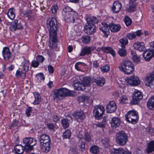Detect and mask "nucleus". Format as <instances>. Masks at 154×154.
I'll return each instance as SVG.
<instances>
[{"instance_id": "obj_1", "label": "nucleus", "mask_w": 154, "mask_h": 154, "mask_svg": "<svg viewBox=\"0 0 154 154\" xmlns=\"http://www.w3.org/2000/svg\"><path fill=\"white\" fill-rule=\"evenodd\" d=\"M47 24L49 32L50 40L53 42H57V25L56 19L52 18L48 19L47 21Z\"/></svg>"}, {"instance_id": "obj_2", "label": "nucleus", "mask_w": 154, "mask_h": 154, "mask_svg": "<svg viewBox=\"0 0 154 154\" xmlns=\"http://www.w3.org/2000/svg\"><path fill=\"white\" fill-rule=\"evenodd\" d=\"M62 13L64 20L69 23H74L77 14L75 11H73V9L68 6L63 9Z\"/></svg>"}, {"instance_id": "obj_3", "label": "nucleus", "mask_w": 154, "mask_h": 154, "mask_svg": "<svg viewBox=\"0 0 154 154\" xmlns=\"http://www.w3.org/2000/svg\"><path fill=\"white\" fill-rule=\"evenodd\" d=\"M102 24L103 26L100 27L99 29L103 32V34H102L103 36L106 38H107L109 34V29L112 32H116L119 31L121 28L119 24L116 25L112 23L108 25L103 23Z\"/></svg>"}, {"instance_id": "obj_4", "label": "nucleus", "mask_w": 154, "mask_h": 154, "mask_svg": "<svg viewBox=\"0 0 154 154\" xmlns=\"http://www.w3.org/2000/svg\"><path fill=\"white\" fill-rule=\"evenodd\" d=\"M40 142L42 151L48 153L50 149L51 140L49 136L46 134H43L40 136Z\"/></svg>"}, {"instance_id": "obj_5", "label": "nucleus", "mask_w": 154, "mask_h": 154, "mask_svg": "<svg viewBox=\"0 0 154 154\" xmlns=\"http://www.w3.org/2000/svg\"><path fill=\"white\" fill-rule=\"evenodd\" d=\"M118 68L126 74H130L134 70V66L132 63L129 60H123L119 66Z\"/></svg>"}, {"instance_id": "obj_6", "label": "nucleus", "mask_w": 154, "mask_h": 154, "mask_svg": "<svg viewBox=\"0 0 154 154\" xmlns=\"http://www.w3.org/2000/svg\"><path fill=\"white\" fill-rule=\"evenodd\" d=\"M71 93V91L67 88H61L54 91L53 97L55 100H61L66 96H70Z\"/></svg>"}, {"instance_id": "obj_7", "label": "nucleus", "mask_w": 154, "mask_h": 154, "mask_svg": "<svg viewBox=\"0 0 154 154\" xmlns=\"http://www.w3.org/2000/svg\"><path fill=\"white\" fill-rule=\"evenodd\" d=\"M138 112L135 110H130L125 115V120L133 124H136L139 119Z\"/></svg>"}, {"instance_id": "obj_8", "label": "nucleus", "mask_w": 154, "mask_h": 154, "mask_svg": "<svg viewBox=\"0 0 154 154\" xmlns=\"http://www.w3.org/2000/svg\"><path fill=\"white\" fill-rule=\"evenodd\" d=\"M116 140L117 144L123 146L126 144L128 141V136L124 131H119L116 134Z\"/></svg>"}, {"instance_id": "obj_9", "label": "nucleus", "mask_w": 154, "mask_h": 154, "mask_svg": "<svg viewBox=\"0 0 154 154\" xmlns=\"http://www.w3.org/2000/svg\"><path fill=\"white\" fill-rule=\"evenodd\" d=\"M37 142L36 140L34 138L25 137L23 140V143L25 145V148L28 150L32 149L33 146L36 144Z\"/></svg>"}, {"instance_id": "obj_10", "label": "nucleus", "mask_w": 154, "mask_h": 154, "mask_svg": "<svg viewBox=\"0 0 154 154\" xmlns=\"http://www.w3.org/2000/svg\"><path fill=\"white\" fill-rule=\"evenodd\" d=\"M105 111L104 107L102 105H97L94 107L93 115L97 119H100L102 117Z\"/></svg>"}, {"instance_id": "obj_11", "label": "nucleus", "mask_w": 154, "mask_h": 154, "mask_svg": "<svg viewBox=\"0 0 154 154\" xmlns=\"http://www.w3.org/2000/svg\"><path fill=\"white\" fill-rule=\"evenodd\" d=\"M143 94L140 91L135 90L132 95V99L131 102V104H137L143 98Z\"/></svg>"}, {"instance_id": "obj_12", "label": "nucleus", "mask_w": 154, "mask_h": 154, "mask_svg": "<svg viewBox=\"0 0 154 154\" xmlns=\"http://www.w3.org/2000/svg\"><path fill=\"white\" fill-rule=\"evenodd\" d=\"M127 85L135 86L140 85V82L139 78L136 76L133 75L127 78Z\"/></svg>"}, {"instance_id": "obj_13", "label": "nucleus", "mask_w": 154, "mask_h": 154, "mask_svg": "<svg viewBox=\"0 0 154 154\" xmlns=\"http://www.w3.org/2000/svg\"><path fill=\"white\" fill-rule=\"evenodd\" d=\"M84 30L87 34L91 35L96 32V27L94 24H90L87 23L84 27Z\"/></svg>"}, {"instance_id": "obj_14", "label": "nucleus", "mask_w": 154, "mask_h": 154, "mask_svg": "<svg viewBox=\"0 0 154 154\" xmlns=\"http://www.w3.org/2000/svg\"><path fill=\"white\" fill-rule=\"evenodd\" d=\"M95 49V48L93 46H85L81 50V52L80 55L84 56L85 55H88L91 54V52Z\"/></svg>"}, {"instance_id": "obj_15", "label": "nucleus", "mask_w": 154, "mask_h": 154, "mask_svg": "<svg viewBox=\"0 0 154 154\" xmlns=\"http://www.w3.org/2000/svg\"><path fill=\"white\" fill-rule=\"evenodd\" d=\"M29 60H24L21 63L20 66L22 67L21 71L24 74V77L26 76V73L29 70Z\"/></svg>"}, {"instance_id": "obj_16", "label": "nucleus", "mask_w": 154, "mask_h": 154, "mask_svg": "<svg viewBox=\"0 0 154 154\" xmlns=\"http://www.w3.org/2000/svg\"><path fill=\"white\" fill-rule=\"evenodd\" d=\"M143 34L141 30H138L135 32L128 33L126 35L127 37L129 40H133L137 36L140 37Z\"/></svg>"}, {"instance_id": "obj_17", "label": "nucleus", "mask_w": 154, "mask_h": 154, "mask_svg": "<svg viewBox=\"0 0 154 154\" xmlns=\"http://www.w3.org/2000/svg\"><path fill=\"white\" fill-rule=\"evenodd\" d=\"M122 7V5L119 1H115L112 7V11L114 13L117 14L120 11Z\"/></svg>"}, {"instance_id": "obj_18", "label": "nucleus", "mask_w": 154, "mask_h": 154, "mask_svg": "<svg viewBox=\"0 0 154 154\" xmlns=\"http://www.w3.org/2000/svg\"><path fill=\"white\" fill-rule=\"evenodd\" d=\"M117 107L114 101H110L107 105L106 107L107 112L112 113L115 111Z\"/></svg>"}, {"instance_id": "obj_19", "label": "nucleus", "mask_w": 154, "mask_h": 154, "mask_svg": "<svg viewBox=\"0 0 154 154\" xmlns=\"http://www.w3.org/2000/svg\"><path fill=\"white\" fill-rule=\"evenodd\" d=\"M2 55L5 60H8L11 57V54L8 47H5L2 51Z\"/></svg>"}, {"instance_id": "obj_20", "label": "nucleus", "mask_w": 154, "mask_h": 154, "mask_svg": "<svg viewBox=\"0 0 154 154\" xmlns=\"http://www.w3.org/2000/svg\"><path fill=\"white\" fill-rule=\"evenodd\" d=\"M145 81L146 82V85L149 87L154 86V74L146 75Z\"/></svg>"}, {"instance_id": "obj_21", "label": "nucleus", "mask_w": 154, "mask_h": 154, "mask_svg": "<svg viewBox=\"0 0 154 154\" xmlns=\"http://www.w3.org/2000/svg\"><path fill=\"white\" fill-rule=\"evenodd\" d=\"M18 20H15L11 25L10 29L12 31H15L17 29H20L22 28V26L20 23H18Z\"/></svg>"}, {"instance_id": "obj_22", "label": "nucleus", "mask_w": 154, "mask_h": 154, "mask_svg": "<svg viewBox=\"0 0 154 154\" xmlns=\"http://www.w3.org/2000/svg\"><path fill=\"white\" fill-rule=\"evenodd\" d=\"M73 116L75 117V119L79 122H81L85 118L83 112L82 111L76 112L73 114Z\"/></svg>"}, {"instance_id": "obj_23", "label": "nucleus", "mask_w": 154, "mask_h": 154, "mask_svg": "<svg viewBox=\"0 0 154 154\" xmlns=\"http://www.w3.org/2000/svg\"><path fill=\"white\" fill-rule=\"evenodd\" d=\"M120 123L121 121L119 118L114 117L112 119L111 125L112 128H116L118 127L120 125Z\"/></svg>"}, {"instance_id": "obj_24", "label": "nucleus", "mask_w": 154, "mask_h": 154, "mask_svg": "<svg viewBox=\"0 0 154 154\" xmlns=\"http://www.w3.org/2000/svg\"><path fill=\"white\" fill-rule=\"evenodd\" d=\"M92 80L95 82L97 85L100 86H102L105 83V79L103 77H97L96 79L93 78Z\"/></svg>"}, {"instance_id": "obj_25", "label": "nucleus", "mask_w": 154, "mask_h": 154, "mask_svg": "<svg viewBox=\"0 0 154 154\" xmlns=\"http://www.w3.org/2000/svg\"><path fill=\"white\" fill-rule=\"evenodd\" d=\"M133 46L135 49L140 51H143L145 50V46L143 43L138 42L134 43Z\"/></svg>"}, {"instance_id": "obj_26", "label": "nucleus", "mask_w": 154, "mask_h": 154, "mask_svg": "<svg viewBox=\"0 0 154 154\" xmlns=\"http://www.w3.org/2000/svg\"><path fill=\"white\" fill-rule=\"evenodd\" d=\"M72 121V117L69 116L66 119H64L61 120L62 124L64 129H66L69 126V123Z\"/></svg>"}, {"instance_id": "obj_27", "label": "nucleus", "mask_w": 154, "mask_h": 154, "mask_svg": "<svg viewBox=\"0 0 154 154\" xmlns=\"http://www.w3.org/2000/svg\"><path fill=\"white\" fill-rule=\"evenodd\" d=\"M143 55L145 60L149 61L152 57V51L148 49L146 50L143 52Z\"/></svg>"}, {"instance_id": "obj_28", "label": "nucleus", "mask_w": 154, "mask_h": 154, "mask_svg": "<svg viewBox=\"0 0 154 154\" xmlns=\"http://www.w3.org/2000/svg\"><path fill=\"white\" fill-rule=\"evenodd\" d=\"M85 19L87 23H97L98 22V20L96 17H91L89 15H87L85 17Z\"/></svg>"}, {"instance_id": "obj_29", "label": "nucleus", "mask_w": 154, "mask_h": 154, "mask_svg": "<svg viewBox=\"0 0 154 154\" xmlns=\"http://www.w3.org/2000/svg\"><path fill=\"white\" fill-rule=\"evenodd\" d=\"M146 150L148 154L154 151V141H151L148 143Z\"/></svg>"}, {"instance_id": "obj_30", "label": "nucleus", "mask_w": 154, "mask_h": 154, "mask_svg": "<svg viewBox=\"0 0 154 154\" xmlns=\"http://www.w3.org/2000/svg\"><path fill=\"white\" fill-rule=\"evenodd\" d=\"M125 150L122 148L117 149L113 148L111 149L110 153L111 154H124Z\"/></svg>"}, {"instance_id": "obj_31", "label": "nucleus", "mask_w": 154, "mask_h": 154, "mask_svg": "<svg viewBox=\"0 0 154 154\" xmlns=\"http://www.w3.org/2000/svg\"><path fill=\"white\" fill-rule=\"evenodd\" d=\"M147 106L149 109H154V96L149 98L147 102Z\"/></svg>"}, {"instance_id": "obj_32", "label": "nucleus", "mask_w": 154, "mask_h": 154, "mask_svg": "<svg viewBox=\"0 0 154 154\" xmlns=\"http://www.w3.org/2000/svg\"><path fill=\"white\" fill-rule=\"evenodd\" d=\"M101 49L103 51V52L106 53H110L113 56H114L115 55V51L110 47H103L101 48Z\"/></svg>"}, {"instance_id": "obj_33", "label": "nucleus", "mask_w": 154, "mask_h": 154, "mask_svg": "<svg viewBox=\"0 0 154 154\" xmlns=\"http://www.w3.org/2000/svg\"><path fill=\"white\" fill-rule=\"evenodd\" d=\"M35 100L33 102V104L34 105L39 104L41 101V97L40 94L36 92L33 93Z\"/></svg>"}, {"instance_id": "obj_34", "label": "nucleus", "mask_w": 154, "mask_h": 154, "mask_svg": "<svg viewBox=\"0 0 154 154\" xmlns=\"http://www.w3.org/2000/svg\"><path fill=\"white\" fill-rule=\"evenodd\" d=\"M85 85L83 83H76L74 84V87L75 90L83 91L85 89Z\"/></svg>"}, {"instance_id": "obj_35", "label": "nucleus", "mask_w": 154, "mask_h": 154, "mask_svg": "<svg viewBox=\"0 0 154 154\" xmlns=\"http://www.w3.org/2000/svg\"><path fill=\"white\" fill-rule=\"evenodd\" d=\"M15 9L14 8H12L9 9L7 14L8 17L11 19H13L15 17Z\"/></svg>"}, {"instance_id": "obj_36", "label": "nucleus", "mask_w": 154, "mask_h": 154, "mask_svg": "<svg viewBox=\"0 0 154 154\" xmlns=\"http://www.w3.org/2000/svg\"><path fill=\"white\" fill-rule=\"evenodd\" d=\"M15 150L17 154H22L24 152L23 147L20 145H17L14 147Z\"/></svg>"}, {"instance_id": "obj_37", "label": "nucleus", "mask_w": 154, "mask_h": 154, "mask_svg": "<svg viewBox=\"0 0 154 154\" xmlns=\"http://www.w3.org/2000/svg\"><path fill=\"white\" fill-rule=\"evenodd\" d=\"M85 64L82 62H78L76 63L75 65V69L78 71H80L83 68Z\"/></svg>"}, {"instance_id": "obj_38", "label": "nucleus", "mask_w": 154, "mask_h": 154, "mask_svg": "<svg viewBox=\"0 0 154 154\" xmlns=\"http://www.w3.org/2000/svg\"><path fill=\"white\" fill-rule=\"evenodd\" d=\"M119 42L121 44V46L122 48H125V45L128 43V41L127 38H123L120 39Z\"/></svg>"}, {"instance_id": "obj_39", "label": "nucleus", "mask_w": 154, "mask_h": 154, "mask_svg": "<svg viewBox=\"0 0 154 154\" xmlns=\"http://www.w3.org/2000/svg\"><path fill=\"white\" fill-rule=\"evenodd\" d=\"M25 14L29 20H35L34 16L33 14L32 13L31 11H27L25 12Z\"/></svg>"}, {"instance_id": "obj_40", "label": "nucleus", "mask_w": 154, "mask_h": 154, "mask_svg": "<svg viewBox=\"0 0 154 154\" xmlns=\"http://www.w3.org/2000/svg\"><path fill=\"white\" fill-rule=\"evenodd\" d=\"M81 40L83 43L88 44L90 42L91 38L90 36L86 35L82 36L81 38Z\"/></svg>"}, {"instance_id": "obj_41", "label": "nucleus", "mask_w": 154, "mask_h": 154, "mask_svg": "<svg viewBox=\"0 0 154 154\" xmlns=\"http://www.w3.org/2000/svg\"><path fill=\"white\" fill-rule=\"evenodd\" d=\"M99 148L98 146L95 145L91 146L90 149V152L93 153H97L99 151Z\"/></svg>"}, {"instance_id": "obj_42", "label": "nucleus", "mask_w": 154, "mask_h": 154, "mask_svg": "<svg viewBox=\"0 0 154 154\" xmlns=\"http://www.w3.org/2000/svg\"><path fill=\"white\" fill-rule=\"evenodd\" d=\"M71 133L70 130L67 129L63 133V137L64 139L69 138L71 136Z\"/></svg>"}, {"instance_id": "obj_43", "label": "nucleus", "mask_w": 154, "mask_h": 154, "mask_svg": "<svg viewBox=\"0 0 154 154\" xmlns=\"http://www.w3.org/2000/svg\"><path fill=\"white\" fill-rule=\"evenodd\" d=\"M118 53L121 57H125L127 54V52L125 48H120L118 51Z\"/></svg>"}, {"instance_id": "obj_44", "label": "nucleus", "mask_w": 154, "mask_h": 154, "mask_svg": "<svg viewBox=\"0 0 154 154\" xmlns=\"http://www.w3.org/2000/svg\"><path fill=\"white\" fill-rule=\"evenodd\" d=\"M129 7L128 9V11L129 12H133L136 10V4L134 3V4H129Z\"/></svg>"}, {"instance_id": "obj_45", "label": "nucleus", "mask_w": 154, "mask_h": 154, "mask_svg": "<svg viewBox=\"0 0 154 154\" xmlns=\"http://www.w3.org/2000/svg\"><path fill=\"white\" fill-rule=\"evenodd\" d=\"M79 102H88L89 99V97L87 96L82 95V96L79 97Z\"/></svg>"}, {"instance_id": "obj_46", "label": "nucleus", "mask_w": 154, "mask_h": 154, "mask_svg": "<svg viewBox=\"0 0 154 154\" xmlns=\"http://www.w3.org/2000/svg\"><path fill=\"white\" fill-rule=\"evenodd\" d=\"M124 22L127 26H129L132 23L131 19L128 16H126L125 18Z\"/></svg>"}, {"instance_id": "obj_47", "label": "nucleus", "mask_w": 154, "mask_h": 154, "mask_svg": "<svg viewBox=\"0 0 154 154\" xmlns=\"http://www.w3.org/2000/svg\"><path fill=\"white\" fill-rule=\"evenodd\" d=\"M109 141L107 138H105L103 139L102 142L103 145L106 148L108 147L109 145Z\"/></svg>"}, {"instance_id": "obj_48", "label": "nucleus", "mask_w": 154, "mask_h": 154, "mask_svg": "<svg viewBox=\"0 0 154 154\" xmlns=\"http://www.w3.org/2000/svg\"><path fill=\"white\" fill-rule=\"evenodd\" d=\"M83 82L84 84L86 85H89L91 83V79L89 77H85L83 78Z\"/></svg>"}, {"instance_id": "obj_49", "label": "nucleus", "mask_w": 154, "mask_h": 154, "mask_svg": "<svg viewBox=\"0 0 154 154\" xmlns=\"http://www.w3.org/2000/svg\"><path fill=\"white\" fill-rule=\"evenodd\" d=\"M45 59V58L42 55L37 56L36 57V60L39 63H42Z\"/></svg>"}, {"instance_id": "obj_50", "label": "nucleus", "mask_w": 154, "mask_h": 154, "mask_svg": "<svg viewBox=\"0 0 154 154\" xmlns=\"http://www.w3.org/2000/svg\"><path fill=\"white\" fill-rule=\"evenodd\" d=\"M100 69L103 72H107L109 70L110 67L108 65H106L100 68Z\"/></svg>"}, {"instance_id": "obj_51", "label": "nucleus", "mask_w": 154, "mask_h": 154, "mask_svg": "<svg viewBox=\"0 0 154 154\" xmlns=\"http://www.w3.org/2000/svg\"><path fill=\"white\" fill-rule=\"evenodd\" d=\"M39 63L36 60L32 61L31 63V66L34 68H37L39 66Z\"/></svg>"}, {"instance_id": "obj_52", "label": "nucleus", "mask_w": 154, "mask_h": 154, "mask_svg": "<svg viewBox=\"0 0 154 154\" xmlns=\"http://www.w3.org/2000/svg\"><path fill=\"white\" fill-rule=\"evenodd\" d=\"M36 77L39 81L45 79V77L42 73H40L37 74L36 75Z\"/></svg>"}, {"instance_id": "obj_53", "label": "nucleus", "mask_w": 154, "mask_h": 154, "mask_svg": "<svg viewBox=\"0 0 154 154\" xmlns=\"http://www.w3.org/2000/svg\"><path fill=\"white\" fill-rule=\"evenodd\" d=\"M128 100V98L125 95L123 96L120 99V102L121 103H127Z\"/></svg>"}, {"instance_id": "obj_54", "label": "nucleus", "mask_w": 154, "mask_h": 154, "mask_svg": "<svg viewBox=\"0 0 154 154\" xmlns=\"http://www.w3.org/2000/svg\"><path fill=\"white\" fill-rule=\"evenodd\" d=\"M85 140L88 142H90L91 140V135L88 133H86L85 134L84 137Z\"/></svg>"}, {"instance_id": "obj_55", "label": "nucleus", "mask_w": 154, "mask_h": 154, "mask_svg": "<svg viewBox=\"0 0 154 154\" xmlns=\"http://www.w3.org/2000/svg\"><path fill=\"white\" fill-rule=\"evenodd\" d=\"M58 8V6L57 5H54L52 6L51 8L52 13L54 14H56Z\"/></svg>"}, {"instance_id": "obj_56", "label": "nucleus", "mask_w": 154, "mask_h": 154, "mask_svg": "<svg viewBox=\"0 0 154 154\" xmlns=\"http://www.w3.org/2000/svg\"><path fill=\"white\" fill-rule=\"evenodd\" d=\"M32 108L30 107H28L26 109V114L27 116L29 117L30 116L31 113L32 112Z\"/></svg>"}, {"instance_id": "obj_57", "label": "nucleus", "mask_w": 154, "mask_h": 154, "mask_svg": "<svg viewBox=\"0 0 154 154\" xmlns=\"http://www.w3.org/2000/svg\"><path fill=\"white\" fill-rule=\"evenodd\" d=\"M96 125V127H98L100 128H104L106 127V124L104 123L100 122L97 123L96 124H94Z\"/></svg>"}, {"instance_id": "obj_58", "label": "nucleus", "mask_w": 154, "mask_h": 154, "mask_svg": "<svg viewBox=\"0 0 154 154\" xmlns=\"http://www.w3.org/2000/svg\"><path fill=\"white\" fill-rule=\"evenodd\" d=\"M18 123V121L16 120H14L12 123L11 125L10 126V128H11L15 127L17 125Z\"/></svg>"}, {"instance_id": "obj_59", "label": "nucleus", "mask_w": 154, "mask_h": 154, "mask_svg": "<svg viewBox=\"0 0 154 154\" xmlns=\"http://www.w3.org/2000/svg\"><path fill=\"white\" fill-rule=\"evenodd\" d=\"M132 58L133 61L136 63H137L139 62L140 60V57L137 56V55L135 56H134L133 57H132Z\"/></svg>"}, {"instance_id": "obj_60", "label": "nucleus", "mask_w": 154, "mask_h": 154, "mask_svg": "<svg viewBox=\"0 0 154 154\" xmlns=\"http://www.w3.org/2000/svg\"><path fill=\"white\" fill-rule=\"evenodd\" d=\"M48 69L49 73H53L54 72V69L51 65H49L48 67Z\"/></svg>"}, {"instance_id": "obj_61", "label": "nucleus", "mask_w": 154, "mask_h": 154, "mask_svg": "<svg viewBox=\"0 0 154 154\" xmlns=\"http://www.w3.org/2000/svg\"><path fill=\"white\" fill-rule=\"evenodd\" d=\"M22 74H23L22 72L21 71H20L18 70L16 71L15 75L16 77L19 78L21 77Z\"/></svg>"}, {"instance_id": "obj_62", "label": "nucleus", "mask_w": 154, "mask_h": 154, "mask_svg": "<svg viewBox=\"0 0 154 154\" xmlns=\"http://www.w3.org/2000/svg\"><path fill=\"white\" fill-rule=\"evenodd\" d=\"M60 119V118L57 116H54L53 118V120L54 122H57L58 121H59Z\"/></svg>"}, {"instance_id": "obj_63", "label": "nucleus", "mask_w": 154, "mask_h": 154, "mask_svg": "<svg viewBox=\"0 0 154 154\" xmlns=\"http://www.w3.org/2000/svg\"><path fill=\"white\" fill-rule=\"evenodd\" d=\"M93 67L95 68H97L99 67V64L97 60H95L93 62Z\"/></svg>"}, {"instance_id": "obj_64", "label": "nucleus", "mask_w": 154, "mask_h": 154, "mask_svg": "<svg viewBox=\"0 0 154 154\" xmlns=\"http://www.w3.org/2000/svg\"><path fill=\"white\" fill-rule=\"evenodd\" d=\"M76 151L75 149L72 148L69 150V154H76Z\"/></svg>"}]
</instances>
